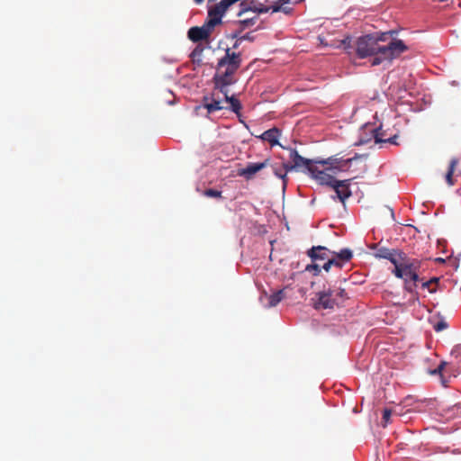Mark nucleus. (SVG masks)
I'll return each mask as SVG.
<instances>
[{
    "label": "nucleus",
    "mask_w": 461,
    "mask_h": 461,
    "mask_svg": "<svg viewBox=\"0 0 461 461\" xmlns=\"http://www.w3.org/2000/svg\"><path fill=\"white\" fill-rule=\"evenodd\" d=\"M393 31H389L377 34H366L359 37L356 41V53L358 58L365 59L374 56L371 61L372 66H377L384 61L391 62L400 57L402 53L408 50V47L402 40H393L387 45H380L381 41H385L387 36H392Z\"/></svg>",
    "instance_id": "f257e3e1"
},
{
    "label": "nucleus",
    "mask_w": 461,
    "mask_h": 461,
    "mask_svg": "<svg viewBox=\"0 0 461 461\" xmlns=\"http://www.w3.org/2000/svg\"><path fill=\"white\" fill-rule=\"evenodd\" d=\"M240 64L241 55L230 52V49H227L225 56L218 62L217 71L213 77L214 88L223 92L225 87L233 84L232 76L239 69Z\"/></svg>",
    "instance_id": "f03ea898"
},
{
    "label": "nucleus",
    "mask_w": 461,
    "mask_h": 461,
    "mask_svg": "<svg viewBox=\"0 0 461 461\" xmlns=\"http://www.w3.org/2000/svg\"><path fill=\"white\" fill-rule=\"evenodd\" d=\"M290 160L293 162V164H286L284 163V167L286 169V171H291L294 169H300V168H306L310 172V168L313 167L315 164H321L322 166L327 164H332L331 158H328L327 160H313V159H308L303 157H302L296 149H290Z\"/></svg>",
    "instance_id": "7ed1b4c3"
},
{
    "label": "nucleus",
    "mask_w": 461,
    "mask_h": 461,
    "mask_svg": "<svg viewBox=\"0 0 461 461\" xmlns=\"http://www.w3.org/2000/svg\"><path fill=\"white\" fill-rule=\"evenodd\" d=\"M366 131H370L371 138L375 140V143H391V144H397L395 140L398 137V134H393V135H387L386 131L383 129V125H381L378 128H370L368 126H366ZM369 139H363L360 138L359 144H365L368 142Z\"/></svg>",
    "instance_id": "20e7f679"
},
{
    "label": "nucleus",
    "mask_w": 461,
    "mask_h": 461,
    "mask_svg": "<svg viewBox=\"0 0 461 461\" xmlns=\"http://www.w3.org/2000/svg\"><path fill=\"white\" fill-rule=\"evenodd\" d=\"M421 262L417 258H411L406 263H403L402 267V276L398 278L403 280H409L413 283L414 286H417V282L420 281L418 271L420 268Z\"/></svg>",
    "instance_id": "39448f33"
},
{
    "label": "nucleus",
    "mask_w": 461,
    "mask_h": 461,
    "mask_svg": "<svg viewBox=\"0 0 461 461\" xmlns=\"http://www.w3.org/2000/svg\"><path fill=\"white\" fill-rule=\"evenodd\" d=\"M317 299L314 300L315 309H333L339 303L334 297V292L331 289L323 290L316 294Z\"/></svg>",
    "instance_id": "423d86ee"
},
{
    "label": "nucleus",
    "mask_w": 461,
    "mask_h": 461,
    "mask_svg": "<svg viewBox=\"0 0 461 461\" xmlns=\"http://www.w3.org/2000/svg\"><path fill=\"white\" fill-rule=\"evenodd\" d=\"M335 170V167L320 169L317 167V164H315L313 167L310 168V174L312 177L314 178L320 185L332 187L337 179L331 174L328 173V171L336 173Z\"/></svg>",
    "instance_id": "0eeeda50"
},
{
    "label": "nucleus",
    "mask_w": 461,
    "mask_h": 461,
    "mask_svg": "<svg viewBox=\"0 0 461 461\" xmlns=\"http://www.w3.org/2000/svg\"><path fill=\"white\" fill-rule=\"evenodd\" d=\"M386 259L394 266V269L393 270L394 276H402V267L403 263L409 261L411 258L400 249H391Z\"/></svg>",
    "instance_id": "6e6552de"
},
{
    "label": "nucleus",
    "mask_w": 461,
    "mask_h": 461,
    "mask_svg": "<svg viewBox=\"0 0 461 461\" xmlns=\"http://www.w3.org/2000/svg\"><path fill=\"white\" fill-rule=\"evenodd\" d=\"M351 181L352 179L336 180L332 185L336 193V197L339 198L342 203H345L346 200L352 195L350 190Z\"/></svg>",
    "instance_id": "1a4fd4ad"
},
{
    "label": "nucleus",
    "mask_w": 461,
    "mask_h": 461,
    "mask_svg": "<svg viewBox=\"0 0 461 461\" xmlns=\"http://www.w3.org/2000/svg\"><path fill=\"white\" fill-rule=\"evenodd\" d=\"M269 165V159H265L260 163H249L246 167L238 171L240 176L245 177L247 180L252 179L254 176Z\"/></svg>",
    "instance_id": "9d476101"
},
{
    "label": "nucleus",
    "mask_w": 461,
    "mask_h": 461,
    "mask_svg": "<svg viewBox=\"0 0 461 461\" xmlns=\"http://www.w3.org/2000/svg\"><path fill=\"white\" fill-rule=\"evenodd\" d=\"M280 135H281V131L276 127H273V128L264 131L261 135L257 136V137L264 141L269 142L272 147L276 146V145H279L280 147L285 149V147L282 146L278 141Z\"/></svg>",
    "instance_id": "9b49d317"
},
{
    "label": "nucleus",
    "mask_w": 461,
    "mask_h": 461,
    "mask_svg": "<svg viewBox=\"0 0 461 461\" xmlns=\"http://www.w3.org/2000/svg\"><path fill=\"white\" fill-rule=\"evenodd\" d=\"M331 253L327 248L322 246H314L307 251V255L312 261L324 260L328 258V254Z\"/></svg>",
    "instance_id": "f8f14e48"
},
{
    "label": "nucleus",
    "mask_w": 461,
    "mask_h": 461,
    "mask_svg": "<svg viewBox=\"0 0 461 461\" xmlns=\"http://www.w3.org/2000/svg\"><path fill=\"white\" fill-rule=\"evenodd\" d=\"M203 106L207 109L208 113H213L225 108L221 105V100L219 97H215L214 94H212L211 98H203Z\"/></svg>",
    "instance_id": "ddd939ff"
},
{
    "label": "nucleus",
    "mask_w": 461,
    "mask_h": 461,
    "mask_svg": "<svg viewBox=\"0 0 461 461\" xmlns=\"http://www.w3.org/2000/svg\"><path fill=\"white\" fill-rule=\"evenodd\" d=\"M228 92V88L225 87V91L221 93L224 95L225 101L230 104V110L235 113H239L241 109V104L235 96H229Z\"/></svg>",
    "instance_id": "4468645a"
},
{
    "label": "nucleus",
    "mask_w": 461,
    "mask_h": 461,
    "mask_svg": "<svg viewBox=\"0 0 461 461\" xmlns=\"http://www.w3.org/2000/svg\"><path fill=\"white\" fill-rule=\"evenodd\" d=\"M292 0H277L272 5V11L274 13L283 12L286 14L292 12V8L285 6L287 4L291 3Z\"/></svg>",
    "instance_id": "2eb2a0df"
},
{
    "label": "nucleus",
    "mask_w": 461,
    "mask_h": 461,
    "mask_svg": "<svg viewBox=\"0 0 461 461\" xmlns=\"http://www.w3.org/2000/svg\"><path fill=\"white\" fill-rule=\"evenodd\" d=\"M285 297L284 290H278L268 297L267 307L276 306Z\"/></svg>",
    "instance_id": "dca6fc26"
},
{
    "label": "nucleus",
    "mask_w": 461,
    "mask_h": 461,
    "mask_svg": "<svg viewBox=\"0 0 461 461\" xmlns=\"http://www.w3.org/2000/svg\"><path fill=\"white\" fill-rule=\"evenodd\" d=\"M256 21L257 16L239 21L238 24L240 26V30L233 35V37L237 38L243 30L253 26Z\"/></svg>",
    "instance_id": "f3484780"
},
{
    "label": "nucleus",
    "mask_w": 461,
    "mask_h": 461,
    "mask_svg": "<svg viewBox=\"0 0 461 461\" xmlns=\"http://www.w3.org/2000/svg\"><path fill=\"white\" fill-rule=\"evenodd\" d=\"M456 164H457V159H456V158L451 159L447 172L445 176L447 185L450 186L455 185V182L453 179V175L456 170Z\"/></svg>",
    "instance_id": "a211bd4d"
},
{
    "label": "nucleus",
    "mask_w": 461,
    "mask_h": 461,
    "mask_svg": "<svg viewBox=\"0 0 461 461\" xmlns=\"http://www.w3.org/2000/svg\"><path fill=\"white\" fill-rule=\"evenodd\" d=\"M253 11L254 13H257V14H266L267 13L269 10H272V5L271 6H264L263 5H260V6H254V7H249V8H242L238 15L239 16H241L245 12L247 11Z\"/></svg>",
    "instance_id": "6ab92c4d"
},
{
    "label": "nucleus",
    "mask_w": 461,
    "mask_h": 461,
    "mask_svg": "<svg viewBox=\"0 0 461 461\" xmlns=\"http://www.w3.org/2000/svg\"><path fill=\"white\" fill-rule=\"evenodd\" d=\"M332 254L341 262H348L353 257V253L349 249H343L339 253L332 252Z\"/></svg>",
    "instance_id": "aec40b11"
},
{
    "label": "nucleus",
    "mask_w": 461,
    "mask_h": 461,
    "mask_svg": "<svg viewBox=\"0 0 461 461\" xmlns=\"http://www.w3.org/2000/svg\"><path fill=\"white\" fill-rule=\"evenodd\" d=\"M447 365V362L445 361H442L440 362V364L438 366V367L432 371H430V374L431 375H440V380H441V384L444 385V386H447V380L445 378L444 375L442 374L443 370L445 369L446 366Z\"/></svg>",
    "instance_id": "412c9836"
},
{
    "label": "nucleus",
    "mask_w": 461,
    "mask_h": 461,
    "mask_svg": "<svg viewBox=\"0 0 461 461\" xmlns=\"http://www.w3.org/2000/svg\"><path fill=\"white\" fill-rule=\"evenodd\" d=\"M438 278L433 277L429 281L422 282L421 287L423 289H428L429 293H434L436 291L434 285H436L438 283Z\"/></svg>",
    "instance_id": "4be33fe9"
},
{
    "label": "nucleus",
    "mask_w": 461,
    "mask_h": 461,
    "mask_svg": "<svg viewBox=\"0 0 461 461\" xmlns=\"http://www.w3.org/2000/svg\"><path fill=\"white\" fill-rule=\"evenodd\" d=\"M273 170H274V174L283 179L284 181V185L286 184V175H287V172L286 169L283 167V169L282 168H277V167H273Z\"/></svg>",
    "instance_id": "5701e85b"
},
{
    "label": "nucleus",
    "mask_w": 461,
    "mask_h": 461,
    "mask_svg": "<svg viewBox=\"0 0 461 461\" xmlns=\"http://www.w3.org/2000/svg\"><path fill=\"white\" fill-rule=\"evenodd\" d=\"M203 194L211 198H221V192L215 189H205Z\"/></svg>",
    "instance_id": "b1692460"
},
{
    "label": "nucleus",
    "mask_w": 461,
    "mask_h": 461,
    "mask_svg": "<svg viewBox=\"0 0 461 461\" xmlns=\"http://www.w3.org/2000/svg\"><path fill=\"white\" fill-rule=\"evenodd\" d=\"M390 250L391 249H388V248L382 247V248L377 249V251L375 252V258H384V259H386Z\"/></svg>",
    "instance_id": "393cba45"
},
{
    "label": "nucleus",
    "mask_w": 461,
    "mask_h": 461,
    "mask_svg": "<svg viewBox=\"0 0 461 461\" xmlns=\"http://www.w3.org/2000/svg\"><path fill=\"white\" fill-rule=\"evenodd\" d=\"M447 327H448V324L444 320H440L439 321H438L437 323H435L433 325V328L437 332L442 331V330H446Z\"/></svg>",
    "instance_id": "a878e982"
},
{
    "label": "nucleus",
    "mask_w": 461,
    "mask_h": 461,
    "mask_svg": "<svg viewBox=\"0 0 461 461\" xmlns=\"http://www.w3.org/2000/svg\"><path fill=\"white\" fill-rule=\"evenodd\" d=\"M392 411L390 409H384L383 411V426L385 427L390 422Z\"/></svg>",
    "instance_id": "bb28decb"
},
{
    "label": "nucleus",
    "mask_w": 461,
    "mask_h": 461,
    "mask_svg": "<svg viewBox=\"0 0 461 461\" xmlns=\"http://www.w3.org/2000/svg\"><path fill=\"white\" fill-rule=\"evenodd\" d=\"M305 269L309 272L313 271V274L315 276H317L321 273V267L317 264L308 265Z\"/></svg>",
    "instance_id": "cd10ccee"
},
{
    "label": "nucleus",
    "mask_w": 461,
    "mask_h": 461,
    "mask_svg": "<svg viewBox=\"0 0 461 461\" xmlns=\"http://www.w3.org/2000/svg\"><path fill=\"white\" fill-rule=\"evenodd\" d=\"M404 285H405V289L409 292V293H414V290L416 288V286L413 285V283L409 281V280H404Z\"/></svg>",
    "instance_id": "c85d7f7f"
},
{
    "label": "nucleus",
    "mask_w": 461,
    "mask_h": 461,
    "mask_svg": "<svg viewBox=\"0 0 461 461\" xmlns=\"http://www.w3.org/2000/svg\"><path fill=\"white\" fill-rule=\"evenodd\" d=\"M334 292V297L338 300V297L344 298L346 293L344 289L332 290Z\"/></svg>",
    "instance_id": "c756f323"
},
{
    "label": "nucleus",
    "mask_w": 461,
    "mask_h": 461,
    "mask_svg": "<svg viewBox=\"0 0 461 461\" xmlns=\"http://www.w3.org/2000/svg\"><path fill=\"white\" fill-rule=\"evenodd\" d=\"M329 260L330 261H333V266H335V267H337L339 268H341L342 266H343L342 262L339 259H338V258L336 256H334V258H330Z\"/></svg>",
    "instance_id": "7c9ffc66"
},
{
    "label": "nucleus",
    "mask_w": 461,
    "mask_h": 461,
    "mask_svg": "<svg viewBox=\"0 0 461 461\" xmlns=\"http://www.w3.org/2000/svg\"><path fill=\"white\" fill-rule=\"evenodd\" d=\"M333 266V261H330L328 259V261L323 265L322 268L326 271V272H329L330 267Z\"/></svg>",
    "instance_id": "2f4dec72"
},
{
    "label": "nucleus",
    "mask_w": 461,
    "mask_h": 461,
    "mask_svg": "<svg viewBox=\"0 0 461 461\" xmlns=\"http://www.w3.org/2000/svg\"><path fill=\"white\" fill-rule=\"evenodd\" d=\"M252 40H253V37H251L249 33H247L239 38V41H252Z\"/></svg>",
    "instance_id": "473e14b6"
},
{
    "label": "nucleus",
    "mask_w": 461,
    "mask_h": 461,
    "mask_svg": "<svg viewBox=\"0 0 461 461\" xmlns=\"http://www.w3.org/2000/svg\"><path fill=\"white\" fill-rule=\"evenodd\" d=\"M241 41H239V39H238V40L235 41V43L233 44V47H232V48H233V49H238Z\"/></svg>",
    "instance_id": "72a5a7b5"
},
{
    "label": "nucleus",
    "mask_w": 461,
    "mask_h": 461,
    "mask_svg": "<svg viewBox=\"0 0 461 461\" xmlns=\"http://www.w3.org/2000/svg\"><path fill=\"white\" fill-rule=\"evenodd\" d=\"M195 4L201 5L204 0H194Z\"/></svg>",
    "instance_id": "f704fd0d"
}]
</instances>
